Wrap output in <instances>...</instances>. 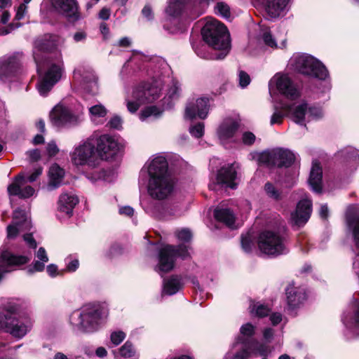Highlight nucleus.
Wrapping results in <instances>:
<instances>
[{"label":"nucleus","mask_w":359,"mask_h":359,"mask_svg":"<svg viewBox=\"0 0 359 359\" xmlns=\"http://www.w3.org/2000/svg\"><path fill=\"white\" fill-rule=\"evenodd\" d=\"M291 109L289 116L297 123L306 126L308 121L309 106L306 103H301L299 104L289 105Z\"/></svg>","instance_id":"27"},{"label":"nucleus","mask_w":359,"mask_h":359,"mask_svg":"<svg viewBox=\"0 0 359 359\" xmlns=\"http://www.w3.org/2000/svg\"><path fill=\"white\" fill-rule=\"evenodd\" d=\"M270 309L265 305L257 303L251 306L250 313L257 317L262 318L269 314Z\"/></svg>","instance_id":"44"},{"label":"nucleus","mask_w":359,"mask_h":359,"mask_svg":"<svg viewBox=\"0 0 359 359\" xmlns=\"http://www.w3.org/2000/svg\"><path fill=\"white\" fill-rule=\"evenodd\" d=\"M20 26L19 23H17L15 26L14 24H10L7 27H1L0 28V36H4L9 33H11L14 29Z\"/></svg>","instance_id":"63"},{"label":"nucleus","mask_w":359,"mask_h":359,"mask_svg":"<svg viewBox=\"0 0 359 359\" xmlns=\"http://www.w3.org/2000/svg\"><path fill=\"white\" fill-rule=\"evenodd\" d=\"M285 294L287 305L290 309L297 307L306 299L304 289L301 287H295L293 283L287 287Z\"/></svg>","instance_id":"24"},{"label":"nucleus","mask_w":359,"mask_h":359,"mask_svg":"<svg viewBox=\"0 0 359 359\" xmlns=\"http://www.w3.org/2000/svg\"><path fill=\"white\" fill-rule=\"evenodd\" d=\"M48 257L43 248H39L35 255V259L32 266H29L27 271L29 273L43 271L45 264L48 262Z\"/></svg>","instance_id":"31"},{"label":"nucleus","mask_w":359,"mask_h":359,"mask_svg":"<svg viewBox=\"0 0 359 359\" xmlns=\"http://www.w3.org/2000/svg\"><path fill=\"white\" fill-rule=\"evenodd\" d=\"M211 0H170L166 13L172 18L194 20L201 15Z\"/></svg>","instance_id":"7"},{"label":"nucleus","mask_w":359,"mask_h":359,"mask_svg":"<svg viewBox=\"0 0 359 359\" xmlns=\"http://www.w3.org/2000/svg\"><path fill=\"white\" fill-rule=\"evenodd\" d=\"M65 172L57 164L53 165L49 170V182L48 184V189L52 191L57 188L60 184L64 177Z\"/></svg>","instance_id":"30"},{"label":"nucleus","mask_w":359,"mask_h":359,"mask_svg":"<svg viewBox=\"0 0 359 359\" xmlns=\"http://www.w3.org/2000/svg\"><path fill=\"white\" fill-rule=\"evenodd\" d=\"M32 227L31 221L24 210L18 209L13 212V222L7 227L8 238H14L18 233H25Z\"/></svg>","instance_id":"17"},{"label":"nucleus","mask_w":359,"mask_h":359,"mask_svg":"<svg viewBox=\"0 0 359 359\" xmlns=\"http://www.w3.org/2000/svg\"><path fill=\"white\" fill-rule=\"evenodd\" d=\"M65 271L72 273L77 270L79 266V259L76 256L70 255L67 256L65 259Z\"/></svg>","instance_id":"40"},{"label":"nucleus","mask_w":359,"mask_h":359,"mask_svg":"<svg viewBox=\"0 0 359 359\" xmlns=\"http://www.w3.org/2000/svg\"><path fill=\"white\" fill-rule=\"evenodd\" d=\"M239 85L241 88L246 87L250 82V76L243 71H240L239 74Z\"/></svg>","instance_id":"57"},{"label":"nucleus","mask_w":359,"mask_h":359,"mask_svg":"<svg viewBox=\"0 0 359 359\" xmlns=\"http://www.w3.org/2000/svg\"><path fill=\"white\" fill-rule=\"evenodd\" d=\"M71 160L76 165H94L95 159V140L89 137L76 146L70 154Z\"/></svg>","instance_id":"12"},{"label":"nucleus","mask_w":359,"mask_h":359,"mask_svg":"<svg viewBox=\"0 0 359 359\" xmlns=\"http://www.w3.org/2000/svg\"><path fill=\"white\" fill-rule=\"evenodd\" d=\"M26 154L29 157V159L32 162L37 161L41 158V152L39 149H32L27 151Z\"/></svg>","instance_id":"59"},{"label":"nucleus","mask_w":359,"mask_h":359,"mask_svg":"<svg viewBox=\"0 0 359 359\" xmlns=\"http://www.w3.org/2000/svg\"><path fill=\"white\" fill-rule=\"evenodd\" d=\"M160 91L159 87L150 83L136 88L133 92V99L126 101L128 110L135 113L141 104L156 100L159 97Z\"/></svg>","instance_id":"11"},{"label":"nucleus","mask_w":359,"mask_h":359,"mask_svg":"<svg viewBox=\"0 0 359 359\" xmlns=\"http://www.w3.org/2000/svg\"><path fill=\"white\" fill-rule=\"evenodd\" d=\"M308 114V122L313 120H318L323 115L321 108L314 106L309 107Z\"/></svg>","instance_id":"49"},{"label":"nucleus","mask_w":359,"mask_h":359,"mask_svg":"<svg viewBox=\"0 0 359 359\" xmlns=\"http://www.w3.org/2000/svg\"><path fill=\"white\" fill-rule=\"evenodd\" d=\"M311 212V201L307 198L302 199L297 203L295 211L292 212L291 221L294 225H304L310 218Z\"/></svg>","instance_id":"21"},{"label":"nucleus","mask_w":359,"mask_h":359,"mask_svg":"<svg viewBox=\"0 0 359 359\" xmlns=\"http://www.w3.org/2000/svg\"><path fill=\"white\" fill-rule=\"evenodd\" d=\"M107 315V310L101 304L88 303L74 311L70 321L79 331L91 333L100 327Z\"/></svg>","instance_id":"3"},{"label":"nucleus","mask_w":359,"mask_h":359,"mask_svg":"<svg viewBox=\"0 0 359 359\" xmlns=\"http://www.w3.org/2000/svg\"><path fill=\"white\" fill-rule=\"evenodd\" d=\"M250 354V342L242 338H237L224 359H248Z\"/></svg>","instance_id":"22"},{"label":"nucleus","mask_w":359,"mask_h":359,"mask_svg":"<svg viewBox=\"0 0 359 359\" xmlns=\"http://www.w3.org/2000/svg\"><path fill=\"white\" fill-rule=\"evenodd\" d=\"M20 63L15 57H10L3 62L0 67V74L5 77H10L17 73L20 69Z\"/></svg>","instance_id":"35"},{"label":"nucleus","mask_w":359,"mask_h":359,"mask_svg":"<svg viewBox=\"0 0 359 359\" xmlns=\"http://www.w3.org/2000/svg\"><path fill=\"white\" fill-rule=\"evenodd\" d=\"M339 155L346 160L352 161L355 164H359V151L352 147H347L341 150Z\"/></svg>","instance_id":"39"},{"label":"nucleus","mask_w":359,"mask_h":359,"mask_svg":"<svg viewBox=\"0 0 359 359\" xmlns=\"http://www.w3.org/2000/svg\"><path fill=\"white\" fill-rule=\"evenodd\" d=\"M201 34L204 41L219 53L207 56L197 53L198 55L211 60H221L226 56L231 49V41L230 34L224 24L216 19H208L202 29Z\"/></svg>","instance_id":"2"},{"label":"nucleus","mask_w":359,"mask_h":359,"mask_svg":"<svg viewBox=\"0 0 359 359\" xmlns=\"http://www.w3.org/2000/svg\"><path fill=\"white\" fill-rule=\"evenodd\" d=\"M46 150L49 156H54L59 151V149L54 142H50L48 144Z\"/></svg>","instance_id":"61"},{"label":"nucleus","mask_w":359,"mask_h":359,"mask_svg":"<svg viewBox=\"0 0 359 359\" xmlns=\"http://www.w3.org/2000/svg\"><path fill=\"white\" fill-rule=\"evenodd\" d=\"M241 245L243 250L250 252L253 247V242L250 234L241 237Z\"/></svg>","instance_id":"54"},{"label":"nucleus","mask_w":359,"mask_h":359,"mask_svg":"<svg viewBox=\"0 0 359 359\" xmlns=\"http://www.w3.org/2000/svg\"><path fill=\"white\" fill-rule=\"evenodd\" d=\"M264 191L266 195L273 200L279 201L282 198L281 193L271 182L266 183Z\"/></svg>","instance_id":"43"},{"label":"nucleus","mask_w":359,"mask_h":359,"mask_svg":"<svg viewBox=\"0 0 359 359\" xmlns=\"http://www.w3.org/2000/svg\"><path fill=\"white\" fill-rule=\"evenodd\" d=\"M126 334L121 330H115L111 333L110 340L114 346L119 345L126 338Z\"/></svg>","instance_id":"48"},{"label":"nucleus","mask_w":359,"mask_h":359,"mask_svg":"<svg viewBox=\"0 0 359 359\" xmlns=\"http://www.w3.org/2000/svg\"><path fill=\"white\" fill-rule=\"evenodd\" d=\"M290 0H263L262 6L267 18L276 20L284 17L289 11Z\"/></svg>","instance_id":"18"},{"label":"nucleus","mask_w":359,"mask_h":359,"mask_svg":"<svg viewBox=\"0 0 359 359\" xmlns=\"http://www.w3.org/2000/svg\"><path fill=\"white\" fill-rule=\"evenodd\" d=\"M258 247L262 252L270 256H278L288 252L284 238L273 231H264L260 233Z\"/></svg>","instance_id":"8"},{"label":"nucleus","mask_w":359,"mask_h":359,"mask_svg":"<svg viewBox=\"0 0 359 359\" xmlns=\"http://www.w3.org/2000/svg\"><path fill=\"white\" fill-rule=\"evenodd\" d=\"M290 109H291L289 107V105L286 104H275L273 106V113L271 116L270 124L271 126L275 124H281L283 118L285 116H289Z\"/></svg>","instance_id":"34"},{"label":"nucleus","mask_w":359,"mask_h":359,"mask_svg":"<svg viewBox=\"0 0 359 359\" xmlns=\"http://www.w3.org/2000/svg\"><path fill=\"white\" fill-rule=\"evenodd\" d=\"M53 123L57 127H66L77 124L79 117L72 113L70 109L62 104H57L50 113Z\"/></svg>","instance_id":"16"},{"label":"nucleus","mask_w":359,"mask_h":359,"mask_svg":"<svg viewBox=\"0 0 359 359\" xmlns=\"http://www.w3.org/2000/svg\"><path fill=\"white\" fill-rule=\"evenodd\" d=\"M26 11H27L26 4L24 3L21 4L17 9L15 19L18 20L22 19L26 13Z\"/></svg>","instance_id":"62"},{"label":"nucleus","mask_w":359,"mask_h":359,"mask_svg":"<svg viewBox=\"0 0 359 359\" xmlns=\"http://www.w3.org/2000/svg\"><path fill=\"white\" fill-rule=\"evenodd\" d=\"M208 111L209 100L206 97H200L188 102L185 109V118L193 119L198 117L204 119L207 117Z\"/></svg>","instance_id":"19"},{"label":"nucleus","mask_w":359,"mask_h":359,"mask_svg":"<svg viewBox=\"0 0 359 359\" xmlns=\"http://www.w3.org/2000/svg\"><path fill=\"white\" fill-rule=\"evenodd\" d=\"M36 43L33 56L36 65L37 72L41 73L43 67L48 68L44 76L41 78L37 85L39 93L42 96H46L52 89L53 86L60 80L62 74L61 61L57 64L53 63L50 60L41 55V49Z\"/></svg>","instance_id":"4"},{"label":"nucleus","mask_w":359,"mask_h":359,"mask_svg":"<svg viewBox=\"0 0 359 359\" xmlns=\"http://www.w3.org/2000/svg\"><path fill=\"white\" fill-rule=\"evenodd\" d=\"M250 342V349L251 353L259 355L261 356H267L271 353L269 346L259 344L257 340L248 341Z\"/></svg>","instance_id":"37"},{"label":"nucleus","mask_w":359,"mask_h":359,"mask_svg":"<svg viewBox=\"0 0 359 359\" xmlns=\"http://www.w3.org/2000/svg\"><path fill=\"white\" fill-rule=\"evenodd\" d=\"M135 350L130 341H126L118 350L114 351V354L116 358H131L135 355Z\"/></svg>","instance_id":"38"},{"label":"nucleus","mask_w":359,"mask_h":359,"mask_svg":"<svg viewBox=\"0 0 359 359\" xmlns=\"http://www.w3.org/2000/svg\"><path fill=\"white\" fill-rule=\"evenodd\" d=\"M322 168L317 162H313L309 178V183L311 189L320 193L322 190Z\"/></svg>","instance_id":"29"},{"label":"nucleus","mask_w":359,"mask_h":359,"mask_svg":"<svg viewBox=\"0 0 359 359\" xmlns=\"http://www.w3.org/2000/svg\"><path fill=\"white\" fill-rule=\"evenodd\" d=\"M41 173H42L41 168H36L29 176L25 177L26 183L33 182L36 181V179L41 175Z\"/></svg>","instance_id":"60"},{"label":"nucleus","mask_w":359,"mask_h":359,"mask_svg":"<svg viewBox=\"0 0 359 359\" xmlns=\"http://www.w3.org/2000/svg\"><path fill=\"white\" fill-rule=\"evenodd\" d=\"M123 121L118 116H114L107 123L110 128L120 130L122 128Z\"/></svg>","instance_id":"56"},{"label":"nucleus","mask_w":359,"mask_h":359,"mask_svg":"<svg viewBox=\"0 0 359 359\" xmlns=\"http://www.w3.org/2000/svg\"><path fill=\"white\" fill-rule=\"evenodd\" d=\"M240 332L242 336L238 338H242L246 341H251L252 339H248V337H250L254 334L255 327L250 323H246L241 326Z\"/></svg>","instance_id":"46"},{"label":"nucleus","mask_w":359,"mask_h":359,"mask_svg":"<svg viewBox=\"0 0 359 359\" xmlns=\"http://www.w3.org/2000/svg\"><path fill=\"white\" fill-rule=\"evenodd\" d=\"M83 81L86 85L89 84V87L90 88L88 90L89 93L91 94H96L97 92V79L95 76L93 74H90L89 80L87 79V77L83 79Z\"/></svg>","instance_id":"50"},{"label":"nucleus","mask_w":359,"mask_h":359,"mask_svg":"<svg viewBox=\"0 0 359 359\" xmlns=\"http://www.w3.org/2000/svg\"><path fill=\"white\" fill-rule=\"evenodd\" d=\"M121 144L113 136L102 135L97 140L96 151L104 160L114 158L120 151Z\"/></svg>","instance_id":"15"},{"label":"nucleus","mask_w":359,"mask_h":359,"mask_svg":"<svg viewBox=\"0 0 359 359\" xmlns=\"http://www.w3.org/2000/svg\"><path fill=\"white\" fill-rule=\"evenodd\" d=\"M88 111L91 121L95 124H101L103 123L108 111L104 105L98 103L90 107Z\"/></svg>","instance_id":"33"},{"label":"nucleus","mask_w":359,"mask_h":359,"mask_svg":"<svg viewBox=\"0 0 359 359\" xmlns=\"http://www.w3.org/2000/svg\"><path fill=\"white\" fill-rule=\"evenodd\" d=\"M189 132L191 135L195 137H201L204 133V124L203 123H198L194 126H191L189 128Z\"/></svg>","instance_id":"53"},{"label":"nucleus","mask_w":359,"mask_h":359,"mask_svg":"<svg viewBox=\"0 0 359 359\" xmlns=\"http://www.w3.org/2000/svg\"><path fill=\"white\" fill-rule=\"evenodd\" d=\"M8 191L10 195L18 196L21 198H27L32 196L35 189L26 183L24 174H19L14 182L8 187Z\"/></svg>","instance_id":"20"},{"label":"nucleus","mask_w":359,"mask_h":359,"mask_svg":"<svg viewBox=\"0 0 359 359\" xmlns=\"http://www.w3.org/2000/svg\"><path fill=\"white\" fill-rule=\"evenodd\" d=\"M236 170L233 164L222 167L217 173V184L223 187L236 189Z\"/></svg>","instance_id":"23"},{"label":"nucleus","mask_w":359,"mask_h":359,"mask_svg":"<svg viewBox=\"0 0 359 359\" xmlns=\"http://www.w3.org/2000/svg\"><path fill=\"white\" fill-rule=\"evenodd\" d=\"M183 283L181 278L177 276H172L163 280V294L172 295L176 294L182 287Z\"/></svg>","instance_id":"32"},{"label":"nucleus","mask_w":359,"mask_h":359,"mask_svg":"<svg viewBox=\"0 0 359 359\" xmlns=\"http://www.w3.org/2000/svg\"><path fill=\"white\" fill-rule=\"evenodd\" d=\"M289 67L302 74L325 79L328 76L326 67L314 57L305 53H294L289 60Z\"/></svg>","instance_id":"5"},{"label":"nucleus","mask_w":359,"mask_h":359,"mask_svg":"<svg viewBox=\"0 0 359 359\" xmlns=\"http://www.w3.org/2000/svg\"><path fill=\"white\" fill-rule=\"evenodd\" d=\"M255 135L251 132H245L242 135V142L245 145H252L255 141Z\"/></svg>","instance_id":"58"},{"label":"nucleus","mask_w":359,"mask_h":359,"mask_svg":"<svg viewBox=\"0 0 359 359\" xmlns=\"http://www.w3.org/2000/svg\"><path fill=\"white\" fill-rule=\"evenodd\" d=\"M51 8L65 16L68 21L74 22L81 18L76 0H45Z\"/></svg>","instance_id":"14"},{"label":"nucleus","mask_w":359,"mask_h":359,"mask_svg":"<svg viewBox=\"0 0 359 359\" xmlns=\"http://www.w3.org/2000/svg\"><path fill=\"white\" fill-rule=\"evenodd\" d=\"M182 213L180 205L178 203L168 205L164 210V217L180 216Z\"/></svg>","instance_id":"47"},{"label":"nucleus","mask_w":359,"mask_h":359,"mask_svg":"<svg viewBox=\"0 0 359 359\" xmlns=\"http://www.w3.org/2000/svg\"><path fill=\"white\" fill-rule=\"evenodd\" d=\"M215 13L225 19L231 16L230 8L224 2H217L215 6Z\"/></svg>","instance_id":"41"},{"label":"nucleus","mask_w":359,"mask_h":359,"mask_svg":"<svg viewBox=\"0 0 359 359\" xmlns=\"http://www.w3.org/2000/svg\"><path fill=\"white\" fill-rule=\"evenodd\" d=\"M78 203L79 199L75 195L62 194L58 201L57 210L64 216L69 217L72 215L73 209Z\"/></svg>","instance_id":"26"},{"label":"nucleus","mask_w":359,"mask_h":359,"mask_svg":"<svg viewBox=\"0 0 359 359\" xmlns=\"http://www.w3.org/2000/svg\"><path fill=\"white\" fill-rule=\"evenodd\" d=\"M269 90L271 95L276 90L290 100H295L299 96L298 89L285 74L278 73L269 81Z\"/></svg>","instance_id":"13"},{"label":"nucleus","mask_w":359,"mask_h":359,"mask_svg":"<svg viewBox=\"0 0 359 359\" xmlns=\"http://www.w3.org/2000/svg\"><path fill=\"white\" fill-rule=\"evenodd\" d=\"M168 168L166 158L163 156L158 154L148 161L142 169L139 184H144L145 183L147 174L149 176L147 189L151 198L163 200L172 192L174 182L168 172Z\"/></svg>","instance_id":"1"},{"label":"nucleus","mask_w":359,"mask_h":359,"mask_svg":"<svg viewBox=\"0 0 359 359\" xmlns=\"http://www.w3.org/2000/svg\"><path fill=\"white\" fill-rule=\"evenodd\" d=\"M175 234V236L178 238V240L182 241L187 242L191 238V233L187 229H182L180 230H177Z\"/></svg>","instance_id":"55"},{"label":"nucleus","mask_w":359,"mask_h":359,"mask_svg":"<svg viewBox=\"0 0 359 359\" xmlns=\"http://www.w3.org/2000/svg\"><path fill=\"white\" fill-rule=\"evenodd\" d=\"M257 163L268 167H289L294 161V154L290 150L277 148L271 151H265L256 155Z\"/></svg>","instance_id":"9"},{"label":"nucleus","mask_w":359,"mask_h":359,"mask_svg":"<svg viewBox=\"0 0 359 359\" xmlns=\"http://www.w3.org/2000/svg\"><path fill=\"white\" fill-rule=\"evenodd\" d=\"M354 311L353 316H345L342 320L345 326L353 330L357 335H359V299L354 297L352 302Z\"/></svg>","instance_id":"28"},{"label":"nucleus","mask_w":359,"mask_h":359,"mask_svg":"<svg viewBox=\"0 0 359 359\" xmlns=\"http://www.w3.org/2000/svg\"><path fill=\"white\" fill-rule=\"evenodd\" d=\"M348 223L351 228L353 229V234L355 243L358 248H359V217L356 219H352L348 217Z\"/></svg>","instance_id":"45"},{"label":"nucleus","mask_w":359,"mask_h":359,"mask_svg":"<svg viewBox=\"0 0 359 359\" xmlns=\"http://www.w3.org/2000/svg\"><path fill=\"white\" fill-rule=\"evenodd\" d=\"M180 88L178 82L173 81L167 93L168 98L171 100L177 99L180 95Z\"/></svg>","instance_id":"51"},{"label":"nucleus","mask_w":359,"mask_h":359,"mask_svg":"<svg viewBox=\"0 0 359 359\" xmlns=\"http://www.w3.org/2000/svg\"><path fill=\"white\" fill-rule=\"evenodd\" d=\"M190 256L187 245H166L161 248L159 252L158 264L156 269L158 273H167L174 267L175 260L177 257L185 259Z\"/></svg>","instance_id":"10"},{"label":"nucleus","mask_w":359,"mask_h":359,"mask_svg":"<svg viewBox=\"0 0 359 359\" xmlns=\"http://www.w3.org/2000/svg\"><path fill=\"white\" fill-rule=\"evenodd\" d=\"M214 217L217 221L225 224L227 226L233 227L235 216L229 209L217 208L215 210Z\"/></svg>","instance_id":"36"},{"label":"nucleus","mask_w":359,"mask_h":359,"mask_svg":"<svg viewBox=\"0 0 359 359\" xmlns=\"http://www.w3.org/2000/svg\"><path fill=\"white\" fill-rule=\"evenodd\" d=\"M161 111L155 106H151L146 107L140 114V119L142 121H145L147 118L154 116H158L161 114Z\"/></svg>","instance_id":"42"},{"label":"nucleus","mask_w":359,"mask_h":359,"mask_svg":"<svg viewBox=\"0 0 359 359\" xmlns=\"http://www.w3.org/2000/svg\"><path fill=\"white\" fill-rule=\"evenodd\" d=\"M25 241L27 243V245L32 248H36V243L34 238L32 237V234L29 233H25L23 236Z\"/></svg>","instance_id":"64"},{"label":"nucleus","mask_w":359,"mask_h":359,"mask_svg":"<svg viewBox=\"0 0 359 359\" xmlns=\"http://www.w3.org/2000/svg\"><path fill=\"white\" fill-rule=\"evenodd\" d=\"M238 127L239 123L236 119L231 118H225L217 130L219 139L222 141L230 140L234 136Z\"/></svg>","instance_id":"25"},{"label":"nucleus","mask_w":359,"mask_h":359,"mask_svg":"<svg viewBox=\"0 0 359 359\" xmlns=\"http://www.w3.org/2000/svg\"><path fill=\"white\" fill-rule=\"evenodd\" d=\"M262 39L265 44L271 48H276V43L273 36L271 34V32L268 28H265L263 30Z\"/></svg>","instance_id":"52"},{"label":"nucleus","mask_w":359,"mask_h":359,"mask_svg":"<svg viewBox=\"0 0 359 359\" xmlns=\"http://www.w3.org/2000/svg\"><path fill=\"white\" fill-rule=\"evenodd\" d=\"M32 320L25 315H18L11 310L0 313V331L4 330L16 339L23 338L32 329Z\"/></svg>","instance_id":"6"}]
</instances>
